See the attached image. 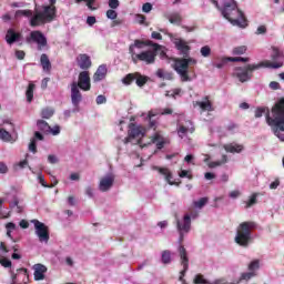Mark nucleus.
Masks as SVG:
<instances>
[{
	"label": "nucleus",
	"instance_id": "72a5a7b5",
	"mask_svg": "<svg viewBox=\"0 0 284 284\" xmlns=\"http://www.w3.org/2000/svg\"><path fill=\"white\" fill-rule=\"evenodd\" d=\"M26 97L28 103H32V99H34V83H29L28 89L26 91Z\"/></svg>",
	"mask_w": 284,
	"mask_h": 284
},
{
	"label": "nucleus",
	"instance_id": "8fccbe9b",
	"mask_svg": "<svg viewBox=\"0 0 284 284\" xmlns=\"http://www.w3.org/2000/svg\"><path fill=\"white\" fill-rule=\"evenodd\" d=\"M135 20L138 23H140V26H144L145 24V16L138 13L135 16Z\"/></svg>",
	"mask_w": 284,
	"mask_h": 284
},
{
	"label": "nucleus",
	"instance_id": "6e6552de",
	"mask_svg": "<svg viewBox=\"0 0 284 284\" xmlns=\"http://www.w3.org/2000/svg\"><path fill=\"white\" fill-rule=\"evenodd\" d=\"M159 50H156V47H153V50H145L141 51L140 53H131V61L136 65L139 61L142 63H145L146 65H152L156 63V54Z\"/></svg>",
	"mask_w": 284,
	"mask_h": 284
},
{
	"label": "nucleus",
	"instance_id": "6e6d98bb",
	"mask_svg": "<svg viewBox=\"0 0 284 284\" xmlns=\"http://www.w3.org/2000/svg\"><path fill=\"white\" fill-rule=\"evenodd\" d=\"M16 57H17V59H19V61H23V59H26V51L17 50L16 51Z\"/></svg>",
	"mask_w": 284,
	"mask_h": 284
},
{
	"label": "nucleus",
	"instance_id": "49530a36",
	"mask_svg": "<svg viewBox=\"0 0 284 284\" xmlns=\"http://www.w3.org/2000/svg\"><path fill=\"white\" fill-rule=\"evenodd\" d=\"M116 17H119V14L114 11V9H109L106 11L108 19L114 20V19H116Z\"/></svg>",
	"mask_w": 284,
	"mask_h": 284
},
{
	"label": "nucleus",
	"instance_id": "774afa93",
	"mask_svg": "<svg viewBox=\"0 0 284 284\" xmlns=\"http://www.w3.org/2000/svg\"><path fill=\"white\" fill-rule=\"evenodd\" d=\"M48 161H49V163H52V164L59 163V159H57V156H55V155H52V154H50V155L48 156Z\"/></svg>",
	"mask_w": 284,
	"mask_h": 284
},
{
	"label": "nucleus",
	"instance_id": "3c124183",
	"mask_svg": "<svg viewBox=\"0 0 284 284\" xmlns=\"http://www.w3.org/2000/svg\"><path fill=\"white\" fill-rule=\"evenodd\" d=\"M119 6H120L119 0H109V8H111V10H116Z\"/></svg>",
	"mask_w": 284,
	"mask_h": 284
},
{
	"label": "nucleus",
	"instance_id": "a18cd8bd",
	"mask_svg": "<svg viewBox=\"0 0 284 284\" xmlns=\"http://www.w3.org/2000/svg\"><path fill=\"white\" fill-rule=\"evenodd\" d=\"M29 152L37 154V140L32 139L29 143Z\"/></svg>",
	"mask_w": 284,
	"mask_h": 284
},
{
	"label": "nucleus",
	"instance_id": "5701e85b",
	"mask_svg": "<svg viewBox=\"0 0 284 284\" xmlns=\"http://www.w3.org/2000/svg\"><path fill=\"white\" fill-rule=\"evenodd\" d=\"M105 77H108V67H105V64H101L93 74V81L94 83H99V81H103Z\"/></svg>",
	"mask_w": 284,
	"mask_h": 284
},
{
	"label": "nucleus",
	"instance_id": "20e7f679",
	"mask_svg": "<svg viewBox=\"0 0 284 284\" xmlns=\"http://www.w3.org/2000/svg\"><path fill=\"white\" fill-rule=\"evenodd\" d=\"M222 14L224 19H227L232 26H239V28H247V19L243 11L239 9L236 1L224 0Z\"/></svg>",
	"mask_w": 284,
	"mask_h": 284
},
{
	"label": "nucleus",
	"instance_id": "ddd939ff",
	"mask_svg": "<svg viewBox=\"0 0 284 284\" xmlns=\"http://www.w3.org/2000/svg\"><path fill=\"white\" fill-rule=\"evenodd\" d=\"M114 174H108L103 178H101L99 183V190L100 192H110L114 185Z\"/></svg>",
	"mask_w": 284,
	"mask_h": 284
},
{
	"label": "nucleus",
	"instance_id": "4c0bfd02",
	"mask_svg": "<svg viewBox=\"0 0 284 284\" xmlns=\"http://www.w3.org/2000/svg\"><path fill=\"white\" fill-rule=\"evenodd\" d=\"M133 81H135V73H129L122 79L124 85H132Z\"/></svg>",
	"mask_w": 284,
	"mask_h": 284
},
{
	"label": "nucleus",
	"instance_id": "a211bd4d",
	"mask_svg": "<svg viewBox=\"0 0 284 284\" xmlns=\"http://www.w3.org/2000/svg\"><path fill=\"white\" fill-rule=\"evenodd\" d=\"M153 170H155L156 172H159V174L164 176V179H165L166 183H169V185H178L176 182L172 181L173 176H172V171L170 169L153 166Z\"/></svg>",
	"mask_w": 284,
	"mask_h": 284
},
{
	"label": "nucleus",
	"instance_id": "5fc2aeb1",
	"mask_svg": "<svg viewBox=\"0 0 284 284\" xmlns=\"http://www.w3.org/2000/svg\"><path fill=\"white\" fill-rule=\"evenodd\" d=\"M0 265H2V267H12V262L8 258H2L0 260Z\"/></svg>",
	"mask_w": 284,
	"mask_h": 284
},
{
	"label": "nucleus",
	"instance_id": "a878e982",
	"mask_svg": "<svg viewBox=\"0 0 284 284\" xmlns=\"http://www.w3.org/2000/svg\"><path fill=\"white\" fill-rule=\"evenodd\" d=\"M40 63L44 72H50L52 70V63L50 62V58H48V54H41Z\"/></svg>",
	"mask_w": 284,
	"mask_h": 284
},
{
	"label": "nucleus",
	"instance_id": "69168bd1",
	"mask_svg": "<svg viewBox=\"0 0 284 284\" xmlns=\"http://www.w3.org/2000/svg\"><path fill=\"white\" fill-rule=\"evenodd\" d=\"M51 134H53V136H57V134H61V128L59 125H55L53 129H51Z\"/></svg>",
	"mask_w": 284,
	"mask_h": 284
},
{
	"label": "nucleus",
	"instance_id": "c9c22d12",
	"mask_svg": "<svg viewBox=\"0 0 284 284\" xmlns=\"http://www.w3.org/2000/svg\"><path fill=\"white\" fill-rule=\"evenodd\" d=\"M258 193H253L247 202H245V209L248 210V207H252L253 205H256L258 203Z\"/></svg>",
	"mask_w": 284,
	"mask_h": 284
},
{
	"label": "nucleus",
	"instance_id": "aec40b11",
	"mask_svg": "<svg viewBox=\"0 0 284 284\" xmlns=\"http://www.w3.org/2000/svg\"><path fill=\"white\" fill-rule=\"evenodd\" d=\"M201 108L202 112H214V108L212 106V101H210V95L203 98V101H196L194 103V108Z\"/></svg>",
	"mask_w": 284,
	"mask_h": 284
},
{
	"label": "nucleus",
	"instance_id": "864d4df0",
	"mask_svg": "<svg viewBox=\"0 0 284 284\" xmlns=\"http://www.w3.org/2000/svg\"><path fill=\"white\" fill-rule=\"evenodd\" d=\"M267 33V27L265 26H260L256 31H255V34H266Z\"/></svg>",
	"mask_w": 284,
	"mask_h": 284
},
{
	"label": "nucleus",
	"instance_id": "c756f323",
	"mask_svg": "<svg viewBox=\"0 0 284 284\" xmlns=\"http://www.w3.org/2000/svg\"><path fill=\"white\" fill-rule=\"evenodd\" d=\"M273 53L271 54V59L272 61H270V63H282L283 62L278 61L280 57H283V52H281V50H278L277 47H272Z\"/></svg>",
	"mask_w": 284,
	"mask_h": 284
},
{
	"label": "nucleus",
	"instance_id": "1a4fd4ad",
	"mask_svg": "<svg viewBox=\"0 0 284 284\" xmlns=\"http://www.w3.org/2000/svg\"><path fill=\"white\" fill-rule=\"evenodd\" d=\"M34 225L36 235L38 236L40 243H48L50 241V229L44 223L39 220L31 221Z\"/></svg>",
	"mask_w": 284,
	"mask_h": 284
},
{
	"label": "nucleus",
	"instance_id": "0eeeda50",
	"mask_svg": "<svg viewBox=\"0 0 284 284\" xmlns=\"http://www.w3.org/2000/svg\"><path fill=\"white\" fill-rule=\"evenodd\" d=\"M252 230H256V222H242L236 230L235 243L240 247H247L252 242Z\"/></svg>",
	"mask_w": 284,
	"mask_h": 284
},
{
	"label": "nucleus",
	"instance_id": "9b49d317",
	"mask_svg": "<svg viewBox=\"0 0 284 284\" xmlns=\"http://www.w3.org/2000/svg\"><path fill=\"white\" fill-rule=\"evenodd\" d=\"M28 43L33 41V43L38 44V50H43L48 45V38L40 30L31 31L30 38H27Z\"/></svg>",
	"mask_w": 284,
	"mask_h": 284
},
{
	"label": "nucleus",
	"instance_id": "a19ab883",
	"mask_svg": "<svg viewBox=\"0 0 284 284\" xmlns=\"http://www.w3.org/2000/svg\"><path fill=\"white\" fill-rule=\"evenodd\" d=\"M155 74L159 79H172V74L165 73V71L163 69H158Z\"/></svg>",
	"mask_w": 284,
	"mask_h": 284
},
{
	"label": "nucleus",
	"instance_id": "0e129e2a",
	"mask_svg": "<svg viewBox=\"0 0 284 284\" xmlns=\"http://www.w3.org/2000/svg\"><path fill=\"white\" fill-rule=\"evenodd\" d=\"M270 88H271V90H281V84L276 81H272L270 83Z\"/></svg>",
	"mask_w": 284,
	"mask_h": 284
},
{
	"label": "nucleus",
	"instance_id": "4be33fe9",
	"mask_svg": "<svg viewBox=\"0 0 284 284\" xmlns=\"http://www.w3.org/2000/svg\"><path fill=\"white\" fill-rule=\"evenodd\" d=\"M48 272V267L43 264H36L34 265V281H43L45 278V273Z\"/></svg>",
	"mask_w": 284,
	"mask_h": 284
},
{
	"label": "nucleus",
	"instance_id": "052dcab7",
	"mask_svg": "<svg viewBox=\"0 0 284 284\" xmlns=\"http://www.w3.org/2000/svg\"><path fill=\"white\" fill-rule=\"evenodd\" d=\"M0 174H8V165L4 162H0Z\"/></svg>",
	"mask_w": 284,
	"mask_h": 284
},
{
	"label": "nucleus",
	"instance_id": "b1692460",
	"mask_svg": "<svg viewBox=\"0 0 284 284\" xmlns=\"http://www.w3.org/2000/svg\"><path fill=\"white\" fill-rule=\"evenodd\" d=\"M194 284H230L224 277L215 280L213 283L207 282L202 274H197L194 278Z\"/></svg>",
	"mask_w": 284,
	"mask_h": 284
},
{
	"label": "nucleus",
	"instance_id": "bf43d9fd",
	"mask_svg": "<svg viewBox=\"0 0 284 284\" xmlns=\"http://www.w3.org/2000/svg\"><path fill=\"white\" fill-rule=\"evenodd\" d=\"M142 11L143 12H152V3H150V2H146V3H144L143 6H142Z\"/></svg>",
	"mask_w": 284,
	"mask_h": 284
},
{
	"label": "nucleus",
	"instance_id": "79ce46f5",
	"mask_svg": "<svg viewBox=\"0 0 284 284\" xmlns=\"http://www.w3.org/2000/svg\"><path fill=\"white\" fill-rule=\"evenodd\" d=\"M226 61H231L232 63H236L239 61H242L243 63H247L250 61V58H241V57H235V58H226Z\"/></svg>",
	"mask_w": 284,
	"mask_h": 284
},
{
	"label": "nucleus",
	"instance_id": "39448f33",
	"mask_svg": "<svg viewBox=\"0 0 284 284\" xmlns=\"http://www.w3.org/2000/svg\"><path fill=\"white\" fill-rule=\"evenodd\" d=\"M57 19V7H50L49 4L42 6L41 11H36L30 19L31 28H39V26H45V23H52Z\"/></svg>",
	"mask_w": 284,
	"mask_h": 284
},
{
	"label": "nucleus",
	"instance_id": "58836bf2",
	"mask_svg": "<svg viewBox=\"0 0 284 284\" xmlns=\"http://www.w3.org/2000/svg\"><path fill=\"white\" fill-rule=\"evenodd\" d=\"M207 197H201L199 201L193 202V205L194 207L202 210V207H205V205H207Z\"/></svg>",
	"mask_w": 284,
	"mask_h": 284
},
{
	"label": "nucleus",
	"instance_id": "6ab92c4d",
	"mask_svg": "<svg viewBox=\"0 0 284 284\" xmlns=\"http://www.w3.org/2000/svg\"><path fill=\"white\" fill-rule=\"evenodd\" d=\"M21 32H17L14 29H8L4 40L8 45H12L17 43V41H21Z\"/></svg>",
	"mask_w": 284,
	"mask_h": 284
},
{
	"label": "nucleus",
	"instance_id": "e2e57ef3",
	"mask_svg": "<svg viewBox=\"0 0 284 284\" xmlns=\"http://www.w3.org/2000/svg\"><path fill=\"white\" fill-rule=\"evenodd\" d=\"M87 23L88 26H94V23H97V18L94 16H89L87 18Z\"/></svg>",
	"mask_w": 284,
	"mask_h": 284
},
{
	"label": "nucleus",
	"instance_id": "680f3d73",
	"mask_svg": "<svg viewBox=\"0 0 284 284\" xmlns=\"http://www.w3.org/2000/svg\"><path fill=\"white\" fill-rule=\"evenodd\" d=\"M151 37H152L153 39H155L156 41H162V40H163V36H162L160 32H156V31H153V32L151 33Z\"/></svg>",
	"mask_w": 284,
	"mask_h": 284
},
{
	"label": "nucleus",
	"instance_id": "2f4dec72",
	"mask_svg": "<svg viewBox=\"0 0 284 284\" xmlns=\"http://www.w3.org/2000/svg\"><path fill=\"white\" fill-rule=\"evenodd\" d=\"M225 163H227V155L223 154L222 159L220 161H213V162H209L207 166L213 170L214 168H221V165H225Z\"/></svg>",
	"mask_w": 284,
	"mask_h": 284
},
{
	"label": "nucleus",
	"instance_id": "7ed1b4c3",
	"mask_svg": "<svg viewBox=\"0 0 284 284\" xmlns=\"http://www.w3.org/2000/svg\"><path fill=\"white\" fill-rule=\"evenodd\" d=\"M92 83L90 80V71H82L79 73L78 82L71 83V103L74 108H79L81 101H83V92H90Z\"/></svg>",
	"mask_w": 284,
	"mask_h": 284
},
{
	"label": "nucleus",
	"instance_id": "09e8293b",
	"mask_svg": "<svg viewBox=\"0 0 284 284\" xmlns=\"http://www.w3.org/2000/svg\"><path fill=\"white\" fill-rule=\"evenodd\" d=\"M180 179H190L192 180V174H190V171L187 170H182L179 174Z\"/></svg>",
	"mask_w": 284,
	"mask_h": 284
},
{
	"label": "nucleus",
	"instance_id": "f704fd0d",
	"mask_svg": "<svg viewBox=\"0 0 284 284\" xmlns=\"http://www.w3.org/2000/svg\"><path fill=\"white\" fill-rule=\"evenodd\" d=\"M161 261L164 265H170V263H172V252L168 250L163 251Z\"/></svg>",
	"mask_w": 284,
	"mask_h": 284
},
{
	"label": "nucleus",
	"instance_id": "473e14b6",
	"mask_svg": "<svg viewBox=\"0 0 284 284\" xmlns=\"http://www.w3.org/2000/svg\"><path fill=\"white\" fill-rule=\"evenodd\" d=\"M37 125L38 130H40L41 132L48 133L51 131V126L50 124H48V122H45V120H38Z\"/></svg>",
	"mask_w": 284,
	"mask_h": 284
},
{
	"label": "nucleus",
	"instance_id": "e433bc0d",
	"mask_svg": "<svg viewBox=\"0 0 284 284\" xmlns=\"http://www.w3.org/2000/svg\"><path fill=\"white\" fill-rule=\"evenodd\" d=\"M42 119H52L54 116V109L52 108H44L41 111Z\"/></svg>",
	"mask_w": 284,
	"mask_h": 284
},
{
	"label": "nucleus",
	"instance_id": "f257e3e1",
	"mask_svg": "<svg viewBox=\"0 0 284 284\" xmlns=\"http://www.w3.org/2000/svg\"><path fill=\"white\" fill-rule=\"evenodd\" d=\"M174 45L179 51V54L183 58L173 59V69L179 74L181 81L183 83H187V81H192V78H190V70L192 65H196L197 61L190 57V50H192V47H190L185 40L176 39L174 41Z\"/></svg>",
	"mask_w": 284,
	"mask_h": 284
},
{
	"label": "nucleus",
	"instance_id": "dca6fc26",
	"mask_svg": "<svg viewBox=\"0 0 284 284\" xmlns=\"http://www.w3.org/2000/svg\"><path fill=\"white\" fill-rule=\"evenodd\" d=\"M129 136L132 139H139V136H144L145 135V129L141 125H136L134 123L129 124Z\"/></svg>",
	"mask_w": 284,
	"mask_h": 284
},
{
	"label": "nucleus",
	"instance_id": "4468645a",
	"mask_svg": "<svg viewBox=\"0 0 284 284\" xmlns=\"http://www.w3.org/2000/svg\"><path fill=\"white\" fill-rule=\"evenodd\" d=\"M178 252L180 254L181 265L183 266V270L180 272V276H185V273L190 268V258L187 257V251L185 250V246H180L178 248Z\"/></svg>",
	"mask_w": 284,
	"mask_h": 284
},
{
	"label": "nucleus",
	"instance_id": "c85d7f7f",
	"mask_svg": "<svg viewBox=\"0 0 284 284\" xmlns=\"http://www.w3.org/2000/svg\"><path fill=\"white\" fill-rule=\"evenodd\" d=\"M0 140L4 143H14L12 134H10V132H8L6 129H0Z\"/></svg>",
	"mask_w": 284,
	"mask_h": 284
},
{
	"label": "nucleus",
	"instance_id": "f03ea898",
	"mask_svg": "<svg viewBox=\"0 0 284 284\" xmlns=\"http://www.w3.org/2000/svg\"><path fill=\"white\" fill-rule=\"evenodd\" d=\"M265 114L266 123L272 132L281 139V132H284V98H281L271 109L257 108L255 110V119H261Z\"/></svg>",
	"mask_w": 284,
	"mask_h": 284
},
{
	"label": "nucleus",
	"instance_id": "2eb2a0df",
	"mask_svg": "<svg viewBox=\"0 0 284 284\" xmlns=\"http://www.w3.org/2000/svg\"><path fill=\"white\" fill-rule=\"evenodd\" d=\"M77 63L81 70H90L92 68V60L90 59V55L85 53H81L77 58Z\"/></svg>",
	"mask_w": 284,
	"mask_h": 284
},
{
	"label": "nucleus",
	"instance_id": "4d7b16f0",
	"mask_svg": "<svg viewBox=\"0 0 284 284\" xmlns=\"http://www.w3.org/2000/svg\"><path fill=\"white\" fill-rule=\"evenodd\" d=\"M95 101L98 105H103V103H105L108 99L105 98V95H98Z\"/></svg>",
	"mask_w": 284,
	"mask_h": 284
},
{
	"label": "nucleus",
	"instance_id": "7c9ffc66",
	"mask_svg": "<svg viewBox=\"0 0 284 284\" xmlns=\"http://www.w3.org/2000/svg\"><path fill=\"white\" fill-rule=\"evenodd\" d=\"M256 276V272L250 271L248 273H242L239 281L231 282L230 284H239L242 283V281H250Z\"/></svg>",
	"mask_w": 284,
	"mask_h": 284
},
{
	"label": "nucleus",
	"instance_id": "f3484780",
	"mask_svg": "<svg viewBox=\"0 0 284 284\" xmlns=\"http://www.w3.org/2000/svg\"><path fill=\"white\" fill-rule=\"evenodd\" d=\"M223 150L229 154H241L245 150L243 144H239L236 142L226 143L223 145Z\"/></svg>",
	"mask_w": 284,
	"mask_h": 284
},
{
	"label": "nucleus",
	"instance_id": "9d476101",
	"mask_svg": "<svg viewBox=\"0 0 284 284\" xmlns=\"http://www.w3.org/2000/svg\"><path fill=\"white\" fill-rule=\"evenodd\" d=\"M178 232H180L179 237V247H183V234H187L190 232V227H192V217L190 215H184L183 223L178 220L176 222Z\"/></svg>",
	"mask_w": 284,
	"mask_h": 284
},
{
	"label": "nucleus",
	"instance_id": "ea45409f",
	"mask_svg": "<svg viewBox=\"0 0 284 284\" xmlns=\"http://www.w3.org/2000/svg\"><path fill=\"white\" fill-rule=\"evenodd\" d=\"M200 53L202 57L207 58L212 54V48H210V45H204L200 49Z\"/></svg>",
	"mask_w": 284,
	"mask_h": 284
},
{
	"label": "nucleus",
	"instance_id": "f8f14e48",
	"mask_svg": "<svg viewBox=\"0 0 284 284\" xmlns=\"http://www.w3.org/2000/svg\"><path fill=\"white\" fill-rule=\"evenodd\" d=\"M143 45H149L151 48H155V50H159L161 48V44L152 42V40L143 41V40L136 39V40H134L133 44H130L129 54L136 53V51L134 49L136 48L138 50H141V49H143Z\"/></svg>",
	"mask_w": 284,
	"mask_h": 284
},
{
	"label": "nucleus",
	"instance_id": "412c9836",
	"mask_svg": "<svg viewBox=\"0 0 284 284\" xmlns=\"http://www.w3.org/2000/svg\"><path fill=\"white\" fill-rule=\"evenodd\" d=\"M151 141L149 145H156L158 150H163L165 148V144L168 141H165V138H163L160 133L153 134L151 138Z\"/></svg>",
	"mask_w": 284,
	"mask_h": 284
},
{
	"label": "nucleus",
	"instance_id": "338daca9",
	"mask_svg": "<svg viewBox=\"0 0 284 284\" xmlns=\"http://www.w3.org/2000/svg\"><path fill=\"white\" fill-rule=\"evenodd\" d=\"M20 13H22L23 17H31V19L34 17L32 10H21Z\"/></svg>",
	"mask_w": 284,
	"mask_h": 284
},
{
	"label": "nucleus",
	"instance_id": "603ef678",
	"mask_svg": "<svg viewBox=\"0 0 284 284\" xmlns=\"http://www.w3.org/2000/svg\"><path fill=\"white\" fill-rule=\"evenodd\" d=\"M38 179H39V182H40V184L42 185V187H54V185H48V183H45V178H43L42 174H40V175L38 176Z\"/></svg>",
	"mask_w": 284,
	"mask_h": 284
},
{
	"label": "nucleus",
	"instance_id": "37998d69",
	"mask_svg": "<svg viewBox=\"0 0 284 284\" xmlns=\"http://www.w3.org/2000/svg\"><path fill=\"white\" fill-rule=\"evenodd\" d=\"M247 52V47L241 45L233 49V54H245Z\"/></svg>",
	"mask_w": 284,
	"mask_h": 284
},
{
	"label": "nucleus",
	"instance_id": "de8ad7c7",
	"mask_svg": "<svg viewBox=\"0 0 284 284\" xmlns=\"http://www.w3.org/2000/svg\"><path fill=\"white\" fill-rule=\"evenodd\" d=\"M81 1H87L89 10H97V8L92 7L94 4V0H75V3H81Z\"/></svg>",
	"mask_w": 284,
	"mask_h": 284
},
{
	"label": "nucleus",
	"instance_id": "423d86ee",
	"mask_svg": "<svg viewBox=\"0 0 284 284\" xmlns=\"http://www.w3.org/2000/svg\"><path fill=\"white\" fill-rule=\"evenodd\" d=\"M258 68H272L273 70H278V68H283V63H272L270 62V60H266L258 64H248L244 68H239L236 77L241 81V83H245L246 81H250V79H252V72L254 70H258Z\"/></svg>",
	"mask_w": 284,
	"mask_h": 284
},
{
	"label": "nucleus",
	"instance_id": "13d9d810",
	"mask_svg": "<svg viewBox=\"0 0 284 284\" xmlns=\"http://www.w3.org/2000/svg\"><path fill=\"white\" fill-rule=\"evenodd\" d=\"M85 194H87V196H89V199L94 197V190L92 189V186H87L85 187Z\"/></svg>",
	"mask_w": 284,
	"mask_h": 284
},
{
	"label": "nucleus",
	"instance_id": "c03bdc74",
	"mask_svg": "<svg viewBox=\"0 0 284 284\" xmlns=\"http://www.w3.org/2000/svg\"><path fill=\"white\" fill-rule=\"evenodd\" d=\"M261 267L258 260H254L248 264L250 272H254Z\"/></svg>",
	"mask_w": 284,
	"mask_h": 284
},
{
	"label": "nucleus",
	"instance_id": "bb28decb",
	"mask_svg": "<svg viewBox=\"0 0 284 284\" xmlns=\"http://www.w3.org/2000/svg\"><path fill=\"white\" fill-rule=\"evenodd\" d=\"M148 81H150V77L135 72V83L138 88H143Z\"/></svg>",
	"mask_w": 284,
	"mask_h": 284
},
{
	"label": "nucleus",
	"instance_id": "393cba45",
	"mask_svg": "<svg viewBox=\"0 0 284 284\" xmlns=\"http://www.w3.org/2000/svg\"><path fill=\"white\" fill-rule=\"evenodd\" d=\"M194 123H192L191 120H186L185 121V125L184 124H180L178 128V134H186L187 132H190L191 134H194Z\"/></svg>",
	"mask_w": 284,
	"mask_h": 284
},
{
	"label": "nucleus",
	"instance_id": "cd10ccee",
	"mask_svg": "<svg viewBox=\"0 0 284 284\" xmlns=\"http://www.w3.org/2000/svg\"><path fill=\"white\" fill-rule=\"evenodd\" d=\"M168 19L170 23H173L174 26H181V22L183 21V17H181V13L179 12L169 14Z\"/></svg>",
	"mask_w": 284,
	"mask_h": 284
}]
</instances>
